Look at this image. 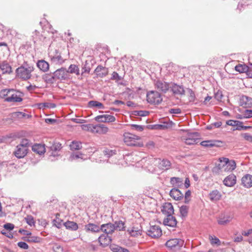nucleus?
<instances>
[{
    "mask_svg": "<svg viewBox=\"0 0 252 252\" xmlns=\"http://www.w3.org/2000/svg\"><path fill=\"white\" fill-rule=\"evenodd\" d=\"M33 36L34 43L37 42L43 45H46L49 43V39L43 36L42 34H40L39 32L36 31H35V34Z\"/></svg>",
    "mask_w": 252,
    "mask_h": 252,
    "instance_id": "f8f14e48",
    "label": "nucleus"
},
{
    "mask_svg": "<svg viewBox=\"0 0 252 252\" xmlns=\"http://www.w3.org/2000/svg\"><path fill=\"white\" fill-rule=\"evenodd\" d=\"M94 120L98 122L109 123L115 122L116 119L115 117L112 115H101L95 117Z\"/></svg>",
    "mask_w": 252,
    "mask_h": 252,
    "instance_id": "2eb2a0df",
    "label": "nucleus"
},
{
    "mask_svg": "<svg viewBox=\"0 0 252 252\" xmlns=\"http://www.w3.org/2000/svg\"><path fill=\"white\" fill-rule=\"evenodd\" d=\"M131 127L132 129L139 131H142L144 130V126L132 124L131 125Z\"/></svg>",
    "mask_w": 252,
    "mask_h": 252,
    "instance_id": "13d9d810",
    "label": "nucleus"
},
{
    "mask_svg": "<svg viewBox=\"0 0 252 252\" xmlns=\"http://www.w3.org/2000/svg\"><path fill=\"white\" fill-rule=\"evenodd\" d=\"M39 105L40 108H54L56 106V105L55 103L49 102L41 103H40Z\"/></svg>",
    "mask_w": 252,
    "mask_h": 252,
    "instance_id": "8fccbe9b",
    "label": "nucleus"
},
{
    "mask_svg": "<svg viewBox=\"0 0 252 252\" xmlns=\"http://www.w3.org/2000/svg\"><path fill=\"white\" fill-rule=\"evenodd\" d=\"M214 97L215 99H217V100L220 101L222 97V94L221 92L218 91L217 93L215 94Z\"/></svg>",
    "mask_w": 252,
    "mask_h": 252,
    "instance_id": "774afa93",
    "label": "nucleus"
},
{
    "mask_svg": "<svg viewBox=\"0 0 252 252\" xmlns=\"http://www.w3.org/2000/svg\"><path fill=\"white\" fill-rule=\"evenodd\" d=\"M103 153L105 156L109 158L113 155H116L117 153V151L116 150H111L106 148L103 151Z\"/></svg>",
    "mask_w": 252,
    "mask_h": 252,
    "instance_id": "49530a36",
    "label": "nucleus"
},
{
    "mask_svg": "<svg viewBox=\"0 0 252 252\" xmlns=\"http://www.w3.org/2000/svg\"><path fill=\"white\" fill-rule=\"evenodd\" d=\"M62 147V144L59 142H55L51 147L50 149L52 151L51 154L52 156H55V155L53 154L54 152L59 151L61 150Z\"/></svg>",
    "mask_w": 252,
    "mask_h": 252,
    "instance_id": "79ce46f5",
    "label": "nucleus"
},
{
    "mask_svg": "<svg viewBox=\"0 0 252 252\" xmlns=\"http://www.w3.org/2000/svg\"><path fill=\"white\" fill-rule=\"evenodd\" d=\"M31 143L28 139H22L20 144L16 146L13 154L18 158H23L27 155Z\"/></svg>",
    "mask_w": 252,
    "mask_h": 252,
    "instance_id": "f03ea898",
    "label": "nucleus"
},
{
    "mask_svg": "<svg viewBox=\"0 0 252 252\" xmlns=\"http://www.w3.org/2000/svg\"><path fill=\"white\" fill-rule=\"evenodd\" d=\"M69 147L72 151L80 150L82 148V143L80 141H73L69 145Z\"/></svg>",
    "mask_w": 252,
    "mask_h": 252,
    "instance_id": "e433bc0d",
    "label": "nucleus"
},
{
    "mask_svg": "<svg viewBox=\"0 0 252 252\" xmlns=\"http://www.w3.org/2000/svg\"><path fill=\"white\" fill-rule=\"evenodd\" d=\"M242 184L244 187L247 188H250L252 187V175L250 174H246L242 179Z\"/></svg>",
    "mask_w": 252,
    "mask_h": 252,
    "instance_id": "393cba45",
    "label": "nucleus"
},
{
    "mask_svg": "<svg viewBox=\"0 0 252 252\" xmlns=\"http://www.w3.org/2000/svg\"><path fill=\"white\" fill-rule=\"evenodd\" d=\"M23 239L28 242L32 243H39L41 241V238L37 236H31V235L28 237L23 238Z\"/></svg>",
    "mask_w": 252,
    "mask_h": 252,
    "instance_id": "58836bf2",
    "label": "nucleus"
},
{
    "mask_svg": "<svg viewBox=\"0 0 252 252\" xmlns=\"http://www.w3.org/2000/svg\"><path fill=\"white\" fill-rule=\"evenodd\" d=\"M111 237L106 234H101L98 238V241L100 246L103 248L108 246L111 243Z\"/></svg>",
    "mask_w": 252,
    "mask_h": 252,
    "instance_id": "4468645a",
    "label": "nucleus"
},
{
    "mask_svg": "<svg viewBox=\"0 0 252 252\" xmlns=\"http://www.w3.org/2000/svg\"><path fill=\"white\" fill-rule=\"evenodd\" d=\"M209 240L212 245H217V246H220L221 242L220 240L216 236H209Z\"/></svg>",
    "mask_w": 252,
    "mask_h": 252,
    "instance_id": "3c124183",
    "label": "nucleus"
},
{
    "mask_svg": "<svg viewBox=\"0 0 252 252\" xmlns=\"http://www.w3.org/2000/svg\"><path fill=\"white\" fill-rule=\"evenodd\" d=\"M110 248L113 252H129L128 250L115 244L111 245Z\"/></svg>",
    "mask_w": 252,
    "mask_h": 252,
    "instance_id": "4c0bfd02",
    "label": "nucleus"
},
{
    "mask_svg": "<svg viewBox=\"0 0 252 252\" xmlns=\"http://www.w3.org/2000/svg\"><path fill=\"white\" fill-rule=\"evenodd\" d=\"M68 74L69 73H75L76 75L79 74V69L78 66L75 64H71L68 70H67Z\"/></svg>",
    "mask_w": 252,
    "mask_h": 252,
    "instance_id": "a18cd8bd",
    "label": "nucleus"
},
{
    "mask_svg": "<svg viewBox=\"0 0 252 252\" xmlns=\"http://www.w3.org/2000/svg\"><path fill=\"white\" fill-rule=\"evenodd\" d=\"M17 245L20 248L24 250H27L29 248L28 245L26 242H19L17 243Z\"/></svg>",
    "mask_w": 252,
    "mask_h": 252,
    "instance_id": "bf43d9fd",
    "label": "nucleus"
},
{
    "mask_svg": "<svg viewBox=\"0 0 252 252\" xmlns=\"http://www.w3.org/2000/svg\"><path fill=\"white\" fill-rule=\"evenodd\" d=\"M184 243V241L181 239H171L166 242L165 245L170 250L176 251L180 249Z\"/></svg>",
    "mask_w": 252,
    "mask_h": 252,
    "instance_id": "423d86ee",
    "label": "nucleus"
},
{
    "mask_svg": "<svg viewBox=\"0 0 252 252\" xmlns=\"http://www.w3.org/2000/svg\"><path fill=\"white\" fill-rule=\"evenodd\" d=\"M210 199L212 201H218L220 199L221 195L217 189L212 191L209 194Z\"/></svg>",
    "mask_w": 252,
    "mask_h": 252,
    "instance_id": "473e14b6",
    "label": "nucleus"
},
{
    "mask_svg": "<svg viewBox=\"0 0 252 252\" xmlns=\"http://www.w3.org/2000/svg\"><path fill=\"white\" fill-rule=\"evenodd\" d=\"M242 106L244 107L250 108L252 106V98L246 95H243L240 99Z\"/></svg>",
    "mask_w": 252,
    "mask_h": 252,
    "instance_id": "cd10ccee",
    "label": "nucleus"
},
{
    "mask_svg": "<svg viewBox=\"0 0 252 252\" xmlns=\"http://www.w3.org/2000/svg\"><path fill=\"white\" fill-rule=\"evenodd\" d=\"M170 88L173 94H184L185 90L183 86L178 85L177 84L173 83L170 86Z\"/></svg>",
    "mask_w": 252,
    "mask_h": 252,
    "instance_id": "a878e982",
    "label": "nucleus"
},
{
    "mask_svg": "<svg viewBox=\"0 0 252 252\" xmlns=\"http://www.w3.org/2000/svg\"><path fill=\"white\" fill-rule=\"evenodd\" d=\"M88 105L90 107H98L100 109H103L104 108L102 103L95 100L90 101L88 103Z\"/></svg>",
    "mask_w": 252,
    "mask_h": 252,
    "instance_id": "37998d69",
    "label": "nucleus"
},
{
    "mask_svg": "<svg viewBox=\"0 0 252 252\" xmlns=\"http://www.w3.org/2000/svg\"><path fill=\"white\" fill-rule=\"evenodd\" d=\"M199 136V134L198 132L189 133L187 137H183L182 140L185 141L187 145H193L197 143Z\"/></svg>",
    "mask_w": 252,
    "mask_h": 252,
    "instance_id": "9d476101",
    "label": "nucleus"
},
{
    "mask_svg": "<svg viewBox=\"0 0 252 252\" xmlns=\"http://www.w3.org/2000/svg\"><path fill=\"white\" fill-rule=\"evenodd\" d=\"M43 78L45 82L48 84H53L56 81L54 73L53 74H51V73L46 74L43 76Z\"/></svg>",
    "mask_w": 252,
    "mask_h": 252,
    "instance_id": "f704fd0d",
    "label": "nucleus"
},
{
    "mask_svg": "<svg viewBox=\"0 0 252 252\" xmlns=\"http://www.w3.org/2000/svg\"><path fill=\"white\" fill-rule=\"evenodd\" d=\"M81 126L83 130L90 131L93 132V130H94V125H92V124L82 125H81Z\"/></svg>",
    "mask_w": 252,
    "mask_h": 252,
    "instance_id": "5fc2aeb1",
    "label": "nucleus"
},
{
    "mask_svg": "<svg viewBox=\"0 0 252 252\" xmlns=\"http://www.w3.org/2000/svg\"><path fill=\"white\" fill-rule=\"evenodd\" d=\"M159 164L160 168L162 170L169 169L171 165L170 161L167 159H163Z\"/></svg>",
    "mask_w": 252,
    "mask_h": 252,
    "instance_id": "c9c22d12",
    "label": "nucleus"
},
{
    "mask_svg": "<svg viewBox=\"0 0 252 252\" xmlns=\"http://www.w3.org/2000/svg\"><path fill=\"white\" fill-rule=\"evenodd\" d=\"M188 91L189 93V102H194L195 99V95L194 92L190 89H188Z\"/></svg>",
    "mask_w": 252,
    "mask_h": 252,
    "instance_id": "4d7b16f0",
    "label": "nucleus"
},
{
    "mask_svg": "<svg viewBox=\"0 0 252 252\" xmlns=\"http://www.w3.org/2000/svg\"><path fill=\"white\" fill-rule=\"evenodd\" d=\"M236 183V177L233 174L227 176L223 180V184L227 187H233Z\"/></svg>",
    "mask_w": 252,
    "mask_h": 252,
    "instance_id": "412c9836",
    "label": "nucleus"
},
{
    "mask_svg": "<svg viewBox=\"0 0 252 252\" xmlns=\"http://www.w3.org/2000/svg\"><path fill=\"white\" fill-rule=\"evenodd\" d=\"M124 140L127 146L141 147L143 145L140 137L131 133L125 134Z\"/></svg>",
    "mask_w": 252,
    "mask_h": 252,
    "instance_id": "7ed1b4c3",
    "label": "nucleus"
},
{
    "mask_svg": "<svg viewBox=\"0 0 252 252\" xmlns=\"http://www.w3.org/2000/svg\"><path fill=\"white\" fill-rule=\"evenodd\" d=\"M109 130V128L103 124H98L94 125L93 133H98L100 134H105Z\"/></svg>",
    "mask_w": 252,
    "mask_h": 252,
    "instance_id": "a211bd4d",
    "label": "nucleus"
},
{
    "mask_svg": "<svg viewBox=\"0 0 252 252\" xmlns=\"http://www.w3.org/2000/svg\"><path fill=\"white\" fill-rule=\"evenodd\" d=\"M168 111L169 113L174 114H180L182 112L180 108L170 109Z\"/></svg>",
    "mask_w": 252,
    "mask_h": 252,
    "instance_id": "e2e57ef3",
    "label": "nucleus"
},
{
    "mask_svg": "<svg viewBox=\"0 0 252 252\" xmlns=\"http://www.w3.org/2000/svg\"><path fill=\"white\" fill-rule=\"evenodd\" d=\"M33 69L32 66L24 67L23 65H21L16 69V75L24 80L29 79L31 77V72Z\"/></svg>",
    "mask_w": 252,
    "mask_h": 252,
    "instance_id": "20e7f679",
    "label": "nucleus"
},
{
    "mask_svg": "<svg viewBox=\"0 0 252 252\" xmlns=\"http://www.w3.org/2000/svg\"><path fill=\"white\" fill-rule=\"evenodd\" d=\"M63 225L67 229L71 230L72 231L77 230L78 228V225L77 223L74 221L68 220L66 222L63 223Z\"/></svg>",
    "mask_w": 252,
    "mask_h": 252,
    "instance_id": "2f4dec72",
    "label": "nucleus"
},
{
    "mask_svg": "<svg viewBox=\"0 0 252 252\" xmlns=\"http://www.w3.org/2000/svg\"><path fill=\"white\" fill-rule=\"evenodd\" d=\"M161 211L166 216L172 215L174 213L173 206L171 203L166 202L162 205Z\"/></svg>",
    "mask_w": 252,
    "mask_h": 252,
    "instance_id": "dca6fc26",
    "label": "nucleus"
},
{
    "mask_svg": "<svg viewBox=\"0 0 252 252\" xmlns=\"http://www.w3.org/2000/svg\"><path fill=\"white\" fill-rule=\"evenodd\" d=\"M32 150L39 155H41L45 152V145L40 144H35L32 146Z\"/></svg>",
    "mask_w": 252,
    "mask_h": 252,
    "instance_id": "c756f323",
    "label": "nucleus"
},
{
    "mask_svg": "<svg viewBox=\"0 0 252 252\" xmlns=\"http://www.w3.org/2000/svg\"><path fill=\"white\" fill-rule=\"evenodd\" d=\"M115 230V227L114 224L111 223L103 224L100 226V231H102L106 234H112Z\"/></svg>",
    "mask_w": 252,
    "mask_h": 252,
    "instance_id": "f3484780",
    "label": "nucleus"
},
{
    "mask_svg": "<svg viewBox=\"0 0 252 252\" xmlns=\"http://www.w3.org/2000/svg\"><path fill=\"white\" fill-rule=\"evenodd\" d=\"M0 95L5 98V101L20 102L23 100V93L14 89H3L0 92Z\"/></svg>",
    "mask_w": 252,
    "mask_h": 252,
    "instance_id": "f257e3e1",
    "label": "nucleus"
},
{
    "mask_svg": "<svg viewBox=\"0 0 252 252\" xmlns=\"http://www.w3.org/2000/svg\"><path fill=\"white\" fill-rule=\"evenodd\" d=\"M189 207L186 205H183L180 208L181 216L183 217H186L188 213Z\"/></svg>",
    "mask_w": 252,
    "mask_h": 252,
    "instance_id": "09e8293b",
    "label": "nucleus"
},
{
    "mask_svg": "<svg viewBox=\"0 0 252 252\" xmlns=\"http://www.w3.org/2000/svg\"><path fill=\"white\" fill-rule=\"evenodd\" d=\"M147 234L153 238H158L161 236L162 230L158 225L151 226Z\"/></svg>",
    "mask_w": 252,
    "mask_h": 252,
    "instance_id": "9b49d317",
    "label": "nucleus"
},
{
    "mask_svg": "<svg viewBox=\"0 0 252 252\" xmlns=\"http://www.w3.org/2000/svg\"><path fill=\"white\" fill-rule=\"evenodd\" d=\"M219 161L223 163L224 172H231L236 168V162L234 160H229L228 158H219Z\"/></svg>",
    "mask_w": 252,
    "mask_h": 252,
    "instance_id": "6e6552de",
    "label": "nucleus"
},
{
    "mask_svg": "<svg viewBox=\"0 0 252 252\" xmlns=\"http://www.w3.org/2000/svg\"><path fill=\"white\" fill-rule=\"evenodd\" d=\"M0 70L2 74H10L13 72L12 68L7 61H3L0 62Z\"/></svg>",
    "mask_w": 252,
    "mask_h": 252,
    "instance_id": "ddd939ff",
    "label": "nucleus"
},
{
    "mask_svg": "<svg viewBox=\"0 0 252 252\" xmlns=\"http://www.w3.org/2000/svg\"><path fill=\"white\" fill-rule=\"evenodd\" d=\"M128 231L132 236L135 237L139 235H141L142 230L141 226L137 227L133 226L130 230H128Z\"/></svg>",
    "mask_w": 252,
    "mask_h": 252,
    "instance_id": "a19ab883",
    "label": "nucleus"
},
{
    "mask_svg": "<svg viewBox=\"0 0 252 252\" xmlns=\"http://www.w3.org/2000/svg\"><path fill=\"white\" fill-rule=\"evenodd\" d=\"M232 220V218L228 215L221 214L218 218V223L220 225H224L229 223Z\"/></svg>",
    "mask_w": 252,
    "mask_h": 252,
    "instance_id": "aec40b11",
    "label": "nucleus"
},
{
    "mask_svg": "<svg viewBox=\"0 0 252 252\" xmlns=\"http://www.w3.org/2000/svg\"><path fill=\"white\" fill-rule=\"evenodd\" d=\"M26 222L31 226L34 225L35 221L34 220L33 217L32 216H28L25 218Z\"/></svg>",
    "mask_w": 252,
    "mask_h": 252,
    "instance_id": "864d4df0",
    "label": "nucleus"
},
{
    "mask_svg": "<svg viewBox=\"0 0 252 252\" xmlns=\"http://www.w3.org/2000/svg\"><path fill=\"white\" fill-rule=\"evenodd\" d=\"M3 227L9 231L12 230L14 228V225L11 223H6L3 225Z\"/></svg>",
    "mask_w": 252,
    "mask_h": 252,
    "instance_id": "680f3d73",
    "label": "nucleus"
},
{
    "mask_svg": "<svg viewBox=\"0 0 252 252\" xmlns=\"http://www.w3.org/2000/svg\"><path fill=\"white\" fill-rule=\"evenodd\" d=\"M37 66L43 72H47L49 69V64L48 62L44 60H39L37 62Z\"/></svg>",
    "mask_w": 252,
    "mask_h": 252,
    "instance_id": "7c9ffc66",
    "label": "nucleus"
},
{
    "mask_svg": "<svg viewBox=\"0 0 252 252\" xmlns=\"http://www.w3.org/2000/svg\"><path fill=\"white\" fill-rule=\"evenodd\" d=\"M183 183V179L179 177H172L170 178V183L173 186H179Z\"/></svg>",
    "mask_w": 252,
    "mask_h": 252,
    "instance_id": "de8ad7c7",
    "label": "nucleus"
},
{
    "mask_svg": "<svg viewBox=\"0 0 252 252\" xmlns=\"http://www.w3.org/2000/svg\"><path fill=\"white\" fill-rule=\"evenodd\" d=\"M221 142L220 141L216 140H208V141H203L200 143L201 146L205 147H213L215 146H218L217 143H220Z\"/></svg>",
    "mask_w": 252,
    "mask_h": 252,
    "instance_id": "72a5a7b5",
    "label": "nucleus"
},
{
    "mask_svg": "<svg viewBox=\"0 0 252 252\" xmlns=\"http://www.w3.org/2000/svg\"><path fill=\"white\" fill-rule=\"evenodd\" d=\"M51 61L56 64H62L64 62V60L63 59L58 50H55L54 55L51 56Z\"/></svg>",
    "mask_w": 252,
    "mask_h": 252,
    "instance_id": "b1692460",
    "label": "nucleus"
},
{
    "mask_svg": "<svg viewBox=\"0 0 252 252\" xmlns=\"http://www.w3.org/2000/svg\"><path fill=\"white\" fill-rule=\"evenodd\" d=\"M108 69L101 65H99L95 69L94 73L98 77L103 78L108 74Z\"/></svg>",
    "mask_w": 252,
    "mask_h": 252,
    "instance_id": "6ab92c4d",
    "label": "nucleus"
},
{
    "mask_svg": "<svg viewBox=\"0 0 252 252\" xmlns=\"http://www.w3.org/2000/svg\"><path fill=\"white\" fill-rule=\"evenodd\" d=\"M166 216L167 218L163 220V224L170 227H175L177 223L175 217H173L172 215H168Z\"/></svg>",
    "mask_w": 252,
    "mask_h": 252,
    "instance_id": "4be33fe9",
    "label": "nucleus"
},
{
    "mask_svg": "<svg viewBox=\"0 0 252 252\" xmlns=\"http://www.w3.org/2000/svg\"><path fill=\"white\" fill-rule=\"evenodd\" d=\"M170 195L175 200H181L183 198V193L177 189H172L170 191Z\"/></svg>",
    "mask_w": 252,
    "mask_h": 252,
    "instance_id": "bb28decb",
    "label": "nucleus"
},
{
    "mask_svg": "<svg viewBox=\"0 0 252 252\" xmlns=\"http://www.w3.org/2000/svg\"><path fill=\"white\" fill-rule=\"evenodd\" d=\"M149 112L147 111H134L133 112V115L139 116H146L149 114Z\"/></svg>",
    "mask_w": 252,
    "mask_h": 252,
    "instance_id": "6e6d98bb",
    "label": "nucleus"
},
{
    "mask_svg": "<svg viewBox=\"0 0 252 252\" xmlns=\"http://www.w3.org/2000/svg\"><path fill=\"white\" fill-rule=\"evenodd\" d=\"M83 156V155L82 153H72L69 157V160L70 161H72L79 158H82Z\"/></svg>",
    "mask_w": 252,
    "mask_h": 252,
    "instance_id": "603ef678",
    "label": "nucleus"
},
{
    "mask_svg": "<svg viewBox=\"0 0 252 252\" xmlns=\"http://www.w3.org/2000/svg\"><path fill=\"white\" fill-rule=\"evenodd\" d=\"M147 100L150 104H159L162 101V98L159 92L152 91L147 93Z\"/></svg>",
    "mask_w": 252,
    "mask_h": 252,
    "instance_id": "39448f33",
    "label": "nucleus"
},
{
    "mask_svg": "<svg viewBox=\"0 0 252 252\" xmlns=\"http://www.w3.org/2000/svg\"><path fill=\"white\" fill-rule=\"evenodd\" d=\"M223 163L219 161V163H216V166L212 169V172L214 174L219 175L222 174L224 172Z\"/></svg>",
    "mask_w": 252,
    "mask_h": 252,
    "instance_id": "c85d7f7f",
    "label": "nucleus"
},
{
    "mask_svg": "<svg viewBox=\"0 0 252 252\" xmlns=\"http://www.w3.org/2000/svg\"><path fill=\"white\" fill-rule=\"evenodd\" d=\"M155 86L157 91L159 93L165 94L170 88V84L163 80L158 79L155 81Z\"/></svg>",
    "mask_w": 252,
    "mask_h": 252,
    "instance_id": "0eeeda50",
    "label": "nucleus"
},
{
    "mask_svg": "<svg viewBox=\"0 0 252 252\" xmlns=\"http://www.w3.org/2000/svg\"><path fill=\"white\" fill-rule=\"evenodd\" d=\"M63 220H53V224L56 226L57 228H60L62 227Z\"/></svg>",
    "mask_w": 252,
    "mask_h": 252,
    "instance_id": "0e129e2a",
    "label": "nucleus"
},
{
    "mask_svg": "<svg viewBox=\"0 0 252 252\" xmlns=\"http://www.w3.org/2000/svg\"><path fill=\"white\" fill-rule=\"evenodd\" d=\"M111 79L119 81L121 80V77L119 76L118 73L116 72H113L112 74Z\"/></svg>",
    "mask_w": 252,
    "mask_h": 252,
    "instance_id": "338daca9",
    "label": "nucleus"
},
{
    "mask_svg": "<svg viewBox=\"0 0 252 252\" xmlns=\"http://www.w3.org/2000/svg\"><path fill=\"white\" fill-rule=\"evenodd\" d=\"M56 80H66L70 79V75L64 67H61L54 72Z\"/></svg>",
    "mask_w": 252,
    "mask_h": 252,
    "instance_id": "1a4fd4ad",
    "label": "nucleus"
},
{
    "mask_svg": "<svg viewBox=\"0 0 252 252\" xmlns=\"http://www.w3.org/2000/svg\"><path fill=\"white\" fill-rule=\"evenodd\" d=\"M249 67L246 64H239L235 66V69L236 71L239 73H245L247 72Z\"/></svg>",
    "mask_w": 252,
    "mask_h": 252,
    "instance_id": "ea45409f",
    "label": "nucleus"
},
{
    "mask_svg": "<svg viewBox=\"0 0 252 252\" xmlns=\"http://www.w3.org/2000/svg\"><path fill=\"white\" fill-rule=\"evenodd\" d=\"M242 137L245 139V140L252 142V136L248 133H245L242 134Z\"/></svg>",
    "mask_w": 252,
    "mask_h": 252,
    "instance_id": "052dcab7",
    "label": "nucleus"
},
{
    "mask_svg": "<svg viewBox=\"0 0 252 252\" xmlns=\"http://www.w3.org/2000/svg\"><path fill=\"white\" fill-rule=\"evenodd\" d=\"M252 117V110L247 109L245 111L244 118H250Z\"/></svg>",
    "mask_w": 252,
    "mask_h": 252,
    "instance_id": "69168bd1",
    "label": "nucleus"
},
{
    "mask_svg": "<svg viewBox=\"0 0 252 252\" xmlns=\"http://www.w3.org/2000/svg\"><path fill=\"white\" fill-rule=\"evenodd\" d=\"M85 230L87 232L98 233L100 232V226L94 223H89L85 225Z\"/></svg>",
    "mask_w": 252,
    "mask_h": 252,
    "instance_id": "5701e85b",
    "label": "nucleus"
},
{
    "mask_svg": "<svg viewBox=\"0 0 252 252\" xmlns=\"http://www.w3.org/2000/svg\"><path fill=\"white\" fill-rule=\"evenodd\" d=\"M115 229H117L119 231H123L125 230V222L122 220L116 221L114 223Z\"/></svg>",
    "mask_w": 252,
    "mask_h": 252,
    "instance_id": "c03bdc74",
    "label": "nucleus"
}]
</instances>
